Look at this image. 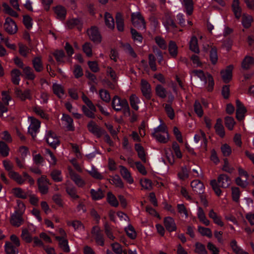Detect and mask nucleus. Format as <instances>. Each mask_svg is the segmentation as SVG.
Instances as JSON below:
<instances>
[{"label": "nucleus", "mask_w": 254, "mask_h": 254, "mask_svg": "<svg viewBox=\"0 0 254 254\" xmlns=\"http://www.w3.org/2000/svg\"><path fill=\"white\" fill-rule=\"evenodd\" d=\"M233 69V65H229L224 70L221 71L222 78L225 83H228L232 78V70Z\"/></svg>", "instance_id": "21"}, {"label": "nucleus", "mask_w": 254, "mask_h": 254, "mask_svg": "<svg viewBox=\"0 0 254 254\" xmlns=\"http://www.w3.org/2000/svg\"><path fill=\"white\" fill-rule=\"evenodd\" d=\"M253 21V18L251 15L243 14L242 15V24L245 28H248L251 27Z\"/></svg>", "instance_id": "40"}, {"label": "nucleus", "mask_w": 254, "mask_h": 254, "mask_svg": "<svg viewBox=\"0 0 254 254\" xmlns=\"http://www.w3.org/2000/svg\"><path fill=\"white\" fill-rule=\"evenodd\" d=\"M110 183L116 187L122 189L124 187V183L119 175H115L112 177Z\"/></svg>", "instance_id": "44"}, {"label": "nucleus", "mask_w": 254, "mask_h": 254, "mask_svg": "<svg viewBox=\"0 0 254 254\" xmlns=\"http://www.w3.org/2000/svg\"><path fill=\"white\" fill-rule=\"evenodd\" d=\"M225 124L226 127L229 129L232 130L235 125V122L233 118L231 117H226L225 118Z\"/></svg>", "instance_id": "64"}, {"label": "nucleus", "mask_w": 254, "mask_h": 254, "mask_svg": "<svg viewBox=\"0 0 254 254\" xmlns=\"http://www.w3.org/2000/svg\"><path fill=\"white\" fill-rule=\"evenodd\" d=\"M216 133L221 137H223L225 135V130L224 127L222 125V121L221 119L217 120L216 123L214 126Z\"/></svg>", "instance_id": "32"}, {"label": "nucleus", "mask_w": 254, "mask_h": 254, "mask_svg": "<svg viewBox=\"0 0 254 254\" xmlns=\"http://www.w3.org/2000/svg\"><path fill=\"white\" fill-rule=\"evenodd\" d=\"M82 50L83 52L88 57L92 56V46L89 42H86L82 46Z\"/></svg>", "instance_id": "54"}, {"label": "nucleus", "mask_w": 254, "mask_h": 254, "mask_svg": "<svg viewBox=\"0 0 254 254\" xmlns=\"http://www.w3.org/2000/svg\"><path fill=\"white\" fill-rule=\"evenodd\" d=\"M23 72L25 74L26 78L29 80H33L35 78L33 70L29 66H25L23 68Z\"/></svg>", "instance_id": "47"}, {"label": "nucleus", "mask_w": 254, "mask_h": 254, "mask_svg": "<svg viewBox=\"0 0 254 254\" xmlns=\"http://www.w3.org/2000/svg\"><path fill=\"white\" fill-rule=\"evenodd\" d=\"M194 76H197L204 83H208L207 89L208 91H211L214 85V82L212 76L209 73L204 74L203 71L201 70H194L192 71Z\"/></svg>", "instance_id": "4"}, {"label": "nucleus", "mask_w": 254, "mask_h": 254, "mask_svg": "<svg viewBox=\"0 0 254 254\" xmlns=\"http://www.w3.org/2000/svg\"><path fill=\"white\" fill-rule=\"evenodd\" d=\"M66 25L68 29H72L74 27H76L80 31L82 27V22L79 18H72L66 21Z\"/></svg>", "instance_id": "17"}, {"label": "nucleus", "mask_w": 254, "mask_h": 254, "mask_svg": "<svg viewBox=\"0 0 254 254\" xmlns=\"http://www.w3.org/2000/svg\"><path fill=\"white\" fill-rule=\"evenodd\" d=\"M237 110H236V118L239 120H242L246 112V109L240 100H237L236 101Z\"/></svg>", "instance_id": "15"}, {"label": "nucleus", "mask_w": 254, "mask_h": 254, "mask_svg": "<svg viewBox=\"0 0 254 254\" xmlns=\"http://www.w3.org/2000/svg\"><path fill=\"white\" fill-rule=\"evenodd\" d=\"M105 22L106 26L110 29H113L115 27V22L113 16L108 12L105 13Z\"/></svg>", "instance_id": "41"}, {"label": "nucleus", "mask_w": 254, "mask_h": 254, "mask_svg": "<svg viewBox=\"0 0 254 254\" xmlns=\"http://www.w3.org/2000/svg\"><path fill=\"white\" fill-rule=\"evenodd\" d=\"M67 172L68 175L76 186L78 187H83L85 185V181L71 167H67Z\"/></svg>", "instance_id": "5"}, {"label": "nucleus", "mask_w": 254, "mask_h": 254, "mask_svg": "<svg viewBox=\"0 0 254 254\" xmlns=\"http://www.w3.org/2000/svg\"><path fill=\"white\" fill-rule=\"evenodd\" d=\"M210 185L215 193L217 196H220L222 191L220 188H227L231 184V180L229 177L225 174L220 175L217 178V181L214 179L210 181Z\"/></svg>", "instance_id": "1"}, {"label": "nucleus", "mask_w": 254, "mask_h": 254, "mask_svg": "<svg viewBox=\"0 0 254 254\" xmlns=\"http://www.w3.org/2000/svg\"><path fill=\"white\" fill-rule=\"evenodd\" d=\"M38 189L42 194H47L49 191V186L50 185L49 180L46 176H42L37 180Z\"/></svg>", "instance_id": "7"}, {"label": "nucleus", "mask_w": 254, "mask_h": 254, "mask_svg": "<svg viewBox=\"0 0 254 254\" xmlns=\"http://www.w3.org/2000/svg\"><path fill=\"white\" fill-rule=\"evenodd\" d=\"M112 108L117 112L123 111L126 116H129L130 114L128 102L126 99H122L118 96H115L112 101Z\"/></svg>", "instance_id": "2"}, {"label": "nucleus", "mask_w": 254, "mask_h": 254, "mask_svg": "<svg viewBox=\"0 0 254 254\" xmlns=\"http://www.w3.org/2000/svg\"><path fill=\"white\" fill-rule=\"evenodd\" d=\"M45 138L49 145L54 148H56L60 144L58 137L51 130H49L47 132Z\"/></svg>", "instance_id": "10"}, {"label": "nucleus", "mask_w": 254, "mask_h": 254, "mask_svg": "<svg viewBox=\"0 0 254 254\" xmlns=\"http://www.w3.org/2000/svg\"><path fill=\"white\" fill-rule=\"evenodd\" d=\"M52 179L56 182H60L63 181L62 172L60 170H53L50 174Z\"/></svg>", "instance_id": "45"}, {"label": "nucleus", "mask_w": 254, "mask_h": 254, "mask_svg": "<svg viewBox=\"0 0 254 254\" xmlns=\"http://www.w3.org/2000/svg\"><path fill=\"white\" fill-rule=\"evenodd\" d=\"M53 90L55 94L59 98H62L64 96V91L62 85L58 83H54L53 85Z\"/></svg>", "instance_id": "34"}, {"label": "nucleus", "mask_w": 254, "mask_h": 254, "mask_svg": "<svg viewBox=\"0 0 254 254\" xmlns=\"http://www.w3.org/2000/svg\"><path fill=\"white\" fill-rule=\"evenodd\" d=\"M101 99L106 103H109L111 100V97L109 92L105 89H101L99 91Z\"/></svg>", "instance_id": "57"}, {"label": "nucleus", "mask_w": 254, "mask_h": 254, "mask_svg": "<svg viewBox=\"0 0 254 254\" xmlns=\"http://www.w3.org/2000/svg\"><path fill=\"white\" fill-rule=\"evenodd\" d=\"M67 224L68 226H72L75 231H80L84 229V226L82 223L78 220L67 221Z\"/></svg>", "instance_id": "51"}, {"label": "nucleus", "mask_w": 254, "mask_h": 254, "mask_svg": "<svg viewBox=\"0 0 254 254\" xmlns=\"http://www.w3.org/2000/svg\"><path fill=\"white\" fill-rule=\"evenodd\" d=\"M120 173L122 177L129 184L133 183V179L128 169L124 166H120Z\"/></svg>", "instance_id": "20"}, {"label": "nucleus", "mask_w": 254, "mask_h": 254, "mask_svg": "<svg viewBox=\"0 0 254 254\" xmlns=\"http://www.w3.org/2000/svg\"><path fill=\"white\" fill-rule=\"evenodd\" d=\"M14 91L16 96L22 101H24L27 99H31V92L30 89H27L24 91H22L19 88H16L14 89Z\"/></svg>", "instance_id": "16"}, {"label": "nucleus", "mask_w": 254, "mask_h": 254, "mask_svg": "<svg viewBox=\"0 0 254 254\" xmlns=\"http://www.w3.org/2000/svg\"><path fill=\"white\" fill-rule=\"evenodd\" d=\"M45 154L46 155L49 156V158L47 159V160L50 165L55 166L57 163V159L54 154L49 149H46L45 150Z\"/></svg>", "instance_id": "58"}, {"label": "nucleus", "mask_w": 254, "mask_h": 254, "mask_svg": "<svg viewBox=\"0 0 254 254\" xmlns=\"http://www.w3.org/2000/svg\"><path fill=\"white\" fill-rule=\"evenodd\" d=\"M190 49L193 52L198 54L199 49L198 45L197 39L195 36H192L190 42Z\"/></svg>", "instance_id": "35"}, {"label": "nucleus", "mask_w": 254, "mask_h": 254, "mask_svg": "<svg viewBox=\"0 0 254 254\" xmlns=\"http://www.w3.org/2000/svg\"><path fill=\"white\" fill-rule=\"evenodd\" d=\"M54 12L56 14L57 18L61 20H64L66 17V10L62 5H58L54 7Z\"/></svg>", "instance_id": "23"}, {"label": "nucleus", "mask_w": 254, "mask_h": 254, "mask_svg": "<svg viewBox=\"0 0 254 254\" xmlns=\"http://www.w3.org/2000/svg\"><path fill=\"white\" fill-rule=\"evenodd\" d=\"M116 19L118 30L120 31H123L124 29V23L122 14L120 13H117Z\"/></svg>", "instance_id": "50"}, {"label": "nucleus", "mask_w": 254, "mask_h": 254, "mask_svg": "<svg viewBox=\"0 0 254 254\" xmlns=\"http://www.w3.org/2000/svg\"><path fill=\"white\" fill-rule=\"evenodd\" d=\"M88 130L96 136L100 137L104 133V130L99 127L94 122L91 121L87 125Z\"/></svg>", "instance_id": "12"}, {"label": "nucleus", "mask_w": 254, "mask_h": 254, "mask_svg": "<svg viewBox=\"0 0 254 254\" xmlns=\"http://www.w3.org/2000/svg\"><path fill=\"white\" fill-rule=\"evenodd\" d=\"M90 193L92 198L95 200L101 199L104 196V194L101 189H98L96 190L91 189Z\"/></svg>", "instance_id": "38"}, {"label": "nucleus", "mask_w": 254, "mask_h": 254, "mask_svg": "<svg viewBox=\"0 0 254 254\" xmlns=\"http://www.w3.org/2000/svg\"><path fill=\"white\" fill-rule=\"evenodd\" d=\"M209 217L211 218L214 223L220 226H223L224 223L221 220L220 216L218 215L216 212H215L213 209L210 210L208 213Z\"/></svg>", "instance_id": "33"}, {"label": "nucleus", "mask_w": 254, "mask_h": 254, "mask_svg": "<svg viewBox=\"0 0 254 254\" xmlns=\"http://www.w3.org/2000/svg\"><path fill=\"white\" fill-rule=\"evenodd\" d=\"M152 135L153 137H154L158 142L165 143H167L169 140V134L168 133V136L165 134H163V133H160L157 134L156 132H152Z\"/></svg>", "instance_id": "39"}, {"label": "nucleus", "mask_w": 254, "mask_h": 254, "mask_svg": "<svg viewBox=\"0 0 254 254\" xmlns=\"http://www.w3.org/2000/svg\"><path fill=\"white\" fill-rule=\"evenodd\" d=\"M194 252L198 254H208L205 246L202 244L197 242L195 244Z\"/></svg>", "instance_id": "52"}, {"label": "nucleus", "mask_w": 254, "mask_h": 254, "mask_svg": "<svg viewBox=\"0 0 254 254\" xmlns=\"http://www.w3.org/2000/svg\"><path fill=\"white\" fill-rule=\"evenodd\" d=\"M198 231L203 236H206L209 238L212 237V231L211 229L208 228H205L199 226L198 227Z\"/></svg>", "instance_id": "55"}, {"label": "nucleus", "mask_w": 254, "mask_h": 254, "mask_svg": "<svg viewBox=\"0 0 254 254\" xmlns=\"http://www.w3.org/2000/svg\"><path fill=\"white\" fill-rule=\"evenodd\" d=\"M232 8L235 17L237 19H240L242 16V8L240 6L239 0H233Z\"/></svg>", "instance_id": "24"}, {"label": "nucleus", "mask_w": 254, "mask_h": 254, "mask_svg": "<svg viewBox=\"0 0 254 254\" xmlns=\"http://www.w3.org/2000/svg\"><path fill=\"white\" fill-rule=\"evenodd\" d=\"M194 111L195 114L199 117H201L203 115V111L202 106L198 101H195L194 105Z\"/></svg>", "instance_id": "61"}, {"label": "nucleus", "mask_w": 254, "mask_h": 254, "mask_svg": "<svg viewBox=\"0 0 254 254\" xmlns=\"http://www.w3.org/2000/svg\"><path fill=\"white\" fill-rule=\"evenodd\" d=\"M140 185L142 188L147 190H151L152 188V183L150 180L145 179L140 180Z\"/></svg>", "instance_id": "63"}, {"label": "nucleus", "mask_w": 254, "mask_h": 254, "mask_svg": "<svg viewBox=\"0 0 254 254\" xmlns=\"http://www.w3.org/2000/svg\"><path fill=\"white\" fill-rule=\"evenodd\" d=\"M168 51L171 57L176 58L178 54V48L176 43L170 41L168 45Z\"/></svg>", "instance_id": "30"}, {"label": "nucleus", "mask_w": 254, "mask_h": 254, "mask_svg": "<svg viewBox=\"0 0 254 254\" xmlns=\"http://www.w3.org/2000/svg\"><path fill=\"white\" fill-rule=\"evenodd\" d=\"M21 237L23 241L27 243H30L32 241V235L26 229L22 230Z\"/></svg>", "instance_id": "53"}, {"label": "nucleus", "mask_w": 254, "mask_h": 254, "mask_svg": "<svg viewBox=\"0 0 254 254\" xmlns=\"http://www.w3.org/2000/svg\"><path fill=\"white\" fill-rule=\"evenodd\" d=\"M21 73L17 69H13L11 72V81L15 85H18L20 80V76Z\"/></svg>", "instance_id": "37"}, {"label": "nucleus", "mask_w": 254, "mask_h": 254, "mask_svg": "<svg viewBox=\"0 0 254 254\" xmlns=\"http://www.w3.org/2000/svg\"><path fill=\"white\" fill-rule=\"evenodd\" d=\"M182 4L187 14L188 15H191L193 11V3L192 0H183Z\"/></svg>", "instance_id": "27"}, {"label": "nucleus", "mask_w": 254, "mask_h": 254, "mask_svg": "<svg viewBox=\"0 0 254 254\" xmlns=\"http://www.w3.org/2000/svg\"><path fill=\"white\" fill-rule=\"evenodd\" d=\"M87 35L89 39L95 43H100L102 40V37L98 28L95 26H92L87 30Z\"/></svg>", "instance_id": "9"}, {"label": "nucleus", "mask_w": 254, "mask_h": 254, "mask_svg": "<svg viewBox=\"0 0 254 254\" xmlns=\"http://www.w3.org/2000/svg\"><path fill=\"white\" fill-rule=\"evenodd\" d=\"M64 185L66 186L65 190L67 193L72 199H76L79 198V196L77 194L76 188L69 180H67L65 182Z\"/></svg>", "instance_id": "14"}, {"label": "nucleus", "mask_w": 254, "mask_h": 254, "mask_svg": "<svg viewBox=\"0 0 254 254\" xmlns=\"http://www.w3.org/2000/svg\"><path fill=\"white\" fill-rule=\"evenodd\" d=\"M12 193L17 197L25 199L27 195L26 193L20 188H15L12 190Z\"/></svg>", "instance_id": "46"}, {"label": "nucleus", "mask_w": 254, "mask_h": 254, "mask_svg": "<svg viewBox=\"0 0 254 254\" xmlns=\"http://www.w3.org/2000/svg\"><path fill=\"white\" fill-rule=\"evenodd\" d=\"M125 231L127 235L131 239H134L136 237V233L133 228V227L129 224L126 228H125Z\"/></svg>", "instance_id": "56"}, {"label": "nucleus", "mask_w": 254, "mask_h": 254, "mask_svg": "<svg viewBox=\"0 0 254 254\" xmlns=\"http://www.w3.org/2000/svg\"><path fill=\"white\" fill-rule=\"evenodd\" d=\"M22 214L14 212L11 216L10 222L13 226L18 227L23 222Z\"/></svg>", "instance_id": "25"}, {"label": "nucleus", "mask_w": 254, "mask_h": 254, "mask_svg": "<svg viewBox=\"0 0 254 254\" xmlns=\"http://www.w3.org/2000/svg\"><path fill=\"white\" fill-rule=\"evenodd\" d=\"M32 62L33 66L37 72H41L43 70L44 66L41 57L37 56L35 57Z\"/></svg>", "instance_id": "28"}, {"label": "nucleus", "mask_w": 254, "mask_h": 254, "mask_svg": "<svg viewBox=\"0 0 254 254\" xmlns=\"http://www.w3.org/2000/svg\"><path fill=\"white\" fill-rule=\"evenodd\" d=\"M155 92L156 96L162 99L166 98L168 94L167 89L161 84H157L156 86Z\"/></svg>", "instance_id": "26"}, {"label": "nucleus", "mask_w": 254, "mask_h": 254, "mask_svg": "<svg viewBox=\"0 0 254 254\" xmlns=\"http://www.w3.org/2000/svg\"><path fill=\"white\" fill-rule=\"evenodd\" d=\"M62 121L68 130L73 131L74 130L73 120L69 116L63 114Z\"/></svg>", "instance_id": "22"}, {"label": "nucleus", "mask_w": 254, "mask_h": 254, "mask_svg": "<svg viewBox=\"0 0 254 254\" xmlns=\"http://www.w3.org/2000/svg\"><path fill=\"white\" fill-rule=\"evenodd\" d=\"M30 124L28 127V132L34 138L40 127V122L34 117H30Z\"/></svg>", "instance_id": "11"}, {"label": "nucleus", "mask_w": 254, "mask_h": 254, "mask_svg": "<svg viewBox=\"0 0 254 254\" xmlns=\"http://www.w3.org/2000/svg\"><path fill=\"white\" fill-rule=\"evenodd\" d=\"M191 187L193 190L197 193L201 194L203 193L204 186L203 183L198 180H194L191 182Z\"/></svg>", "instance_id": "18"}, {"label": "nucleus", "mask_w": 254, "mask_h": 254, "mask_svg": "<svg viewBox=\"0 0 254 254\" xmlns=\"http://www.w3.org/2000/svg\"><path fill=\"white\" fill-rule=\"evenodd\" d=\"M164 108L168 117L171 120H173L175 117V112L171 105L170 104H165Z\"/></svg>", "instance_id": "59"}, {"label": "nucleus", "mask_w": 254, "mask_h": 254, "mask_svg": "<svg viewBox=\"0 0 254 254\" xmlns=\"http://www.w3.org/2000/svg\"><path fill=\"white\" fill-rule=\"evenodd\" d=\"M4 250L6 254H18V250L17 247L14 246L10 242H5Z\"/></svg>", "instance_id": "29"}, {"label": "nucleus", "mask_w": 254, "mask_h": 254, "mask_svg": "<svg viewBox=\"0 0 254 254\" xmlns=\"http://www.w3.org/2000/svg\"><path fill=\"white\" fill-rule=\"evenodd\" d=\"M197 217L199 220L205 225H209L210 221L206 218L203 209L200 207L198 208Z\"/></svg>", "instance_id": "42"}, {"label": "nucleus", "mask_w": 254, "mask_h": 254, "mask_svg": "<svg viewBox=\"0 0 254 254\" xmlns=\"http://www.w3.org/2000/svg\"><path fill=\"white\" fill-rule=\"evenodd\" d=\"M135 149L137 152L138 157L142 160L144 163L146 162V154L144 151L143 147L139 144H136L135 145Z\"/></svg>", "instance_id": "36"}, {"label": "nucleus", "mask_w": 254, "mask_h": 254, "mask_svg": "<svg viewBox=\"0 0 254 254\" xmlns=\"http://www.w3.org/2000/svg\"><path fill=\"white\" fill-rule=\"evenodd\" d=\"M164 226L169 232L175 231L177 229V226L174 219L171 217H166L164 220Z\"/></svg>", "instance_id": "19"}, {"label": "nucleus", "mask_w": 254, "mask_h": 254, "mask_svg": "<svg viewBox=\"0 0 254 254\" xmlns=\"http://www.w3.org/2000/svg\"><path fill=\"white\" fill-rule=\"evenodd\" d=\"M141 90L143 96L147 99H150L152 95V90L150 84L145 80L141 81Z\"/></svg>", "instance_id": "13"}, {"label": "nucleus", "mask_w": 254, "mask_h": 254, "mask_svg": "<svg viewBox=\"0 0 254 254\" xmlns=\"http://www.w3.org/2000/svg\"><path fill=\"white\" fill-rule=\"evenodd\" d=\"M230 247L236 254H249V253L242 249L237 244L235 240H233L230 243Z\"/></svg>", "instance_id": "31"}, {"label": "nucleus", "mask_w": 254, "mask_h": 254, "mask_svg": "<svg viewBox=\"0 0 254 254\" xmlns=\"http://www.w3.org/2000/svg\"><path fill=\"white\" fill-rule=\"evenodd\" d=\"M130 104L131 107L137 111L139 109L138 104L140 103V100L135 94H132L129 98Z\"/></svg>", "instance_id": "43"}, {"label": "nucleus", "mask_w": 254, "mask_h": 254, "mask_svg": "<svg viewBox=\"0 0 254 254\" xmlns=\"http://www.w3.org/2000/svg\"><path fill=\"white\" fill-rule=\"evenodd\" d=\"M253 64H254V59L251 57L247 56L243 61L242 67L245 69H248Z\"/></svg>", "instance_id": "48"}, {"label": "nucleus", "mask_w": 254, "mask_h": 254, "mask_svg": "<svg viewBox=\"0 0 254 254\" xmlns=\"http://www.w3.org/2000/svg\"><path fill=\"white\" fill-rule=\"evenodd\" d=\"M131 21L133 26L141 30L145 29V22L140 13H133L131 15Z\"/></svg>", "instance_id": "6"}, {"label": "nucleus", "mask_w": 254, "mask_h": 254, "mask_svg": "<svg viewBox=\"0 0 254 254\" xmlns=\"http://www.w3.org/2000/svg\"><path fill=\"white\" fill-rule=\"evenodd\" d=\"M107 200L111 205L114 207H117L119 205V202L117 198L111 192H109L107 193Z\"/></svg>", "instance_id": "49"}, {"label": "nucleus", "mask_w": 254, "mask_h": 254, "mask_svg": "<svg viewBox=\"0 0 254 254\" xmlns=\"http://www.w3.org/2000/svg\"><path fill=\"white\" fill-rule=\"evenodd\" d=\"M3 27L5 31L10 35L16 33L18 29L15 22L10 17L5 18Z\"/></svg>", "instance_id": "8"}, {"label": "nucleus", "mask_w": 254, "mask_h": 254, "mask_svg": "<svg viewBox=\"0 0 254 254\" xmlns=\"http://www.w3.org/2000/svg\"><path fill=\"white\" fill-rule=\"evenodd\" d=\"M16 206L15 207V213L23 214L25 210V206L20 200L16 201Z\"/></svg>", "instance_id": "60"}, {"label": "nucleus", "mask_w": 254, "mask_h": 254, "mask_svg": "<svg viewBox=\"0 0 254 254\" xmlns=\"http://www.w3.org/2000/svg\"><path fill=\"white\" fill-rule=\"evenodd\" d=\"M8 175L11 179L20 185L24 184L26 181H27L30 186L34 185L35 183L34 180L26 172H23L22 175H21L16 172L11 171L8 172Z\"/></svg>", "instance_id": "3"}, {"label": "nucleus", "mask_w": 254, "mask_h": 254, "mask_svg": "<svg viewBox=\"0 0 254 254\" xmlns=\"http://www.w3.org/2000/svg\"><path fill=\"white\" fill-rule=\"evenodd\" d=\"M9 154V148L7 145L2 141H0V154L3 157H6Z\"/></svg>", "instance_id": "62"}]
</instances>
